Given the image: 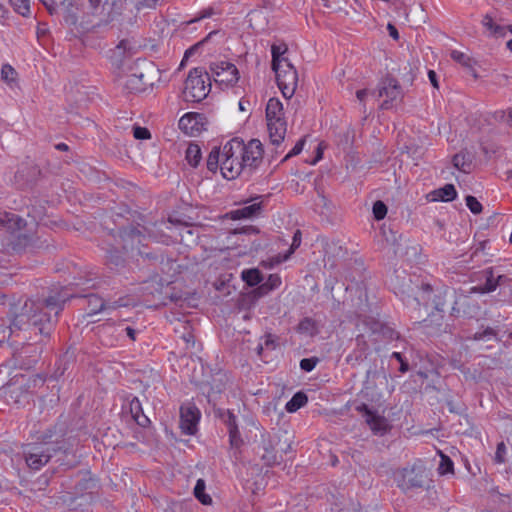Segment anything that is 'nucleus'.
Here are the masks:
<instances>
[{"label": "nucleus", "instance_id": "1", "mask_svg": "<svg viewBox=\"0 0 512 512\" xmlns=\"http://www.w3.org/2000/svg\"><path fill=\"white\" fill-rule=\"evenodd\" d=\"M70 295L62 289L55 295L47 298L28 299L20 311L17 312L7 326L4 319H0V343L5 342L11 334L28 330L31 326L38 329L39 334L48 336L52 331L53 324L57 321L59 313L63 310L64 303Z\"/></svg>", "mask_w": 512, "mask_h": 512}, {"label": "nucleus", "instance_id": "2", "mask_svg": "<svg viewBox=\"0 0 512 512\" xmlns=\"http://www.w3.org/2000/svg\"><path fill=\"white\" fill-rule=\"evenodd\" d=\"M263 146L258 139L245 143L233 138L222 147H214L207 158V168L211 172L220 169L227 180H234L243 172H252L263 160Z\"/></svg>", "mask_w": 512, "mask_h": 512}, {"label": "nucleus", "instance_id": "3", "mask_svg": "<svg viewBox=\"0 0 512 512\" xmlns=\"http://www.w3.org/2000/svg\"><path fill=\"white\" fill-rule=\"evenodd\" d=\"M160 71L155 64L146 59H138L132 72L126 76L124 87L128 92L141 93L159 80Z\"/></svg>", "mask_w": 512, "mask_h": 512}, {"label": "nucleus", "instance_id": "4", "mask_svg": "<svg viewBox=\"0 0 512 512\" xmlns=\"http://www.w3.org/2000/svg\"><path fill=\"white\" fill-rule=\"evenodd\" d=\"M266 120L270 142L274 146H279L284 141L287 131L283 105L279 99H269L266 105Z\"/></svg>", "mask_w": 512, "mask_h": 512}, {"label": "nucleus", "instance_id": "5", "mask_svg": "<svg viewBox=\"0 0 512 512\" xmlns=\"http://www.w3.org/2000/svg\"><path fill=\"white\" fill-rule=\"evenodd\" d=\"M211 82L209 73L201 67L190 70L183 90L187 102H201L210 92Z\"/></svg>", "mask_w": 512, "mask_h": 512}, {"label": "nucleus", "instance_id": "6", "mask_svg": "<svg viewBox=\"0 0 512 512\" xmlns=\"http://www.w3.org/2000/svg\"><path fill=\"white\" fill-rule=\"evenodd\" d=\"M37 381V377L24 374L14 376L4 387L6 401L16 405L28 404L32 396L31 389L36 386Z\"/></svg>", "mask_w": 512, "mask_h": 512}, {"label": "nucleus", "instance_id": "7", "mask_svg": "<svg viewBox=\"0 0 512 512\" xmlns=\"http://www.w3.org/2000/svg\"><path fill=\"white\" fill-rule=\"evenodd\" d=\"M397 486L408 491L414 488H423L426 481V471L421 464H414L411 467H405L395 473Z\"/></svg>", "mask_w": 512, "mask_h": 512}, {"label": "nucleus", "instance_id": "8", "mask_svg": "<svg viewBox=\"0 0 512 512\" xmlns=\"http://www.w3.org/2000/svg\"><path fill=\"white\" fill-rule=\"evenodd\" d=\"M54 451L47 443L26 444L23 446L26 464L30 469L36 471L49 462Z\"/></svg>", "mask_w": 512, "mask_h": 512}, {"label": "nucleus", "instance_id": "9", "mask_svg": "<svg viewBox=\"0 0 512 512\" xmlns=\"http://www.w3.org/2000/svg\"><path fill=\"white\" fill-rule=\"evenodd\" d=\"M210 72L214 81L221 86L233 87L239 80V71L231 62H213L210 64Z\"/></svg>", "mask_w": 512, "mask_h": 512}, {"label": "nucleus", "instance_id": "10", "mask_svg": "<svg viewBox=\"0 0 512 512\" xmlns=\"http://www.w3.org/2000/svg\"><path fill=\"white\" fill-rule=\"evenodd\" d=\"M276 74V81L279 89L285 98H291L295 92L298 82L297 71L289 61H284L283 66L273 70Z\"/></svg>", "mask_w": 512, "mask_h": 512}, {"label": "nucleus", "instance_id": "11", "mask_svg": "<svg viewBox=\"0 0 512 512\" xmlns=\"http://www.w3.org/2000/svg\"><path fill=\"white\" fill-rule=\"evenodd\" d=\"M378 97H386V100L381 104L382 109H389L402 98V88L398 81L390 76L384 78L379 87Z\"/></svg>", "mask_w": 512, "mask_h": 512}, {"label": "nucleus", "instance_id": "12", "mask_svg": "<svg viewBox=\"0 0 512 512\" xmlns=\"http://www.w3.org/2000/svg\"><path fill=\"white\" fill-rule=\"evenodd\" d=\"M87 297V303H88V315H94L102 310L106 309H117L119 307H128V306H135L137 304L136 300L130 297H122L118 300L106 304L99 296L95 294H90Z\"/></svg>", "mask_w": 512, "mask_h": 512}, {"label": "nucleus", "instance_id": "13", "mask_svg": "<svg viewBox=\"0 0 512 512\" xmlns=\"http://www.w3.org/2000/svg\"><path fill=\"white\" fill-rule=\"evenodd\" d=\"M67 7L72 6L73 3L79 5L83 8L84 15H95L97 10L99 9L101 0H65L63 2ZM84 19V16L79 15L76 12H73L69 8H67V16L66 21L71 24H76L78 20Z\"/></svg>", "mask_w": 512, "mask_h": 512}, {"label": "nucleus", "instance_id": "14", "mask_svg": "<svg viewBox=\"0 0 512 512\" xmlns=\"http://www.w3.org/2000/svg\"><path fill=\"white\" fill-rule=\"evenodd\" d=\"M200 419V412L194 406H182L180 409V428L186 435H194L197 431V424Z\"/></svg>", "mask_w": 512, "mask_h": 512}, {"label": "nucleus", "instance_id": "15", "mask_svg": "<svg viewBox=\"0 0 512 512\" xmlns=\"http://www.w3.org/2000/svg\"><path fill=\"white\" fill-rule=\"evenodd\" d=\"M179 128L189 136H196L205 130V117L199 113H187L179 120Z\"/></svg>", "mask_w": 512, "mask_h": 512}, {"label": "nucleus", "instance_id": "16", "mask_svg": "<svg viewBox=\"0 0 512 512\" xmlns=\"http://www.w3.org/2000/svg\"><path fill=\"white\" fill-rule=\"evenodd\" d=\"M357 409L360 412H364L366 423L369 425L374 434L384 435L388 432L390 425L384 416L374 413L365 404L359 406Z\"/></svg>", "mask_w": 512, "mask_h": 512}, {"label": "nucleus", "instance_id": "17", "mask_svg": "<svg viewBox=\"0 0 512 512\" xmlns=\"http://www.w3.org/2000/svg\"><path fill=\"white\" fill-rule=\"evenodd\" d=\"M220 417L228 429L230 446L239 448L243 440L238 429L236 416L230 410H224L220 413Z\"/></svg>", "mask_w": 512, "mask_h": 512}, {"label": "nucleus", "instance_id": "18", "mask_svg": "<svg viewBox=\"0 0 512 512\" xmlns=\"http://www.w3.org/2000/svg\"><path fill=\"white\" fill-rule=\"evenodd\" d=\"M259 450L262 451L260 457L267 466H272L279 462L275 445L269 435L261 436Z\"/></svg>", "mask_w": 512, "mask_h": 512}, {"label": "nucleus", "instance_id": "19", "mask_svg": "<svg viewBox=\"0 0 512 512\" xmlns=\"http://www.w3.org/2000/svg\"><path fill=\"white\" fill-rule=\"evenodd\" d=\"M481 24L490 32V36L495 38L505 37L507 31H510L512 33V26H503L496 24L492 16L489 14L483 16Z\"/></svg>", "mask_w": 512, "mask_h": 512}, {"label": "nucleus", "instance_id": "20", "mask_svg": "<svg viewBox=\"0 0 512 512\" xmlns=\"http://www.w3.org/2000/svg\"><path fill=\"white\" fill-rule=\"evenodd\" d=\"M443 316L440 313L433 314L429 319L419 323L420 328L427 335H435L441 331Z\"/></svg>", "mask_w": 512, "mask_h": 512}, {"label": "nucleus", "instance_id": "21", "mask_svg": "<svg viewBox=\"0 0 512 512\" xmlns=\"http://www.w3.org/2000/svg\"><path fill=\"white\" fill-rule=\"evenodd\" d=\"M261 210V202H253L250 205L244 206L240 209L234 210L230 212V216L234 220L242 219V218H251L260 213Z\"/></svg>", "mask_w": 512, "mask_h": 512}, {"label": "nucleus", "instance_id": "22", "mask_svg": "<svg viewBox=\"0 0 512 512\" xmlns=\"http://www.w3.org/2000/svg\"><path fill=\"white\" fill-rule=\"evenodd\" d=\"M142 234L135 228L124 229L120 232V238L123 241V249H133L135 242L140 243Z\"/></svg>", "mask_w": 512, "mask_h": 512}, {"label": "nucleus", "instance_id": "23", "mask_svg": "<svg viewBox=\"0 0 512 512\" xmlns=\"http://www.w3.org/2000/svg\"><path fill=\"white\" fill-rule=\"evenodd\" d=\"M248 21L250 27L256 31L260 32L265 30L268 20L263 10H253L248 14Z\"/></svg>", "mask_w": 512, "mask_h": 512}, {"label": "nucleus", "instance_id": "24", "mask_svg": "<svg viewBox=\"0 0 512 512\" xmlns=\"http://www.w3.org/2000/svg\"><path fill=\"white\" fill-rule=\"evenodd\" d=\"M288 50L287 45L282 44H273L271 46V54H272V69L277 70V67L283 66L284 61H288L287 58L283 57V55Z\"/></svg>", "mask_w": 512, "mask_h": 512}, {"label": "nucleus", "instance_id": "25", "mask_svg": "<svg viewBox=\"0 0 512 512\" xmlns=\"http://www.w3.org/2000/svg\"><path fill=\"white\" fill-rule=\"evenodd\" d=\"M453 166L461 172L470 173L472 167L471 157L463 152L457 153L452 159Z\"/></svg>", "mask_w": 512, "mask_h": 512}, {"label": "nucleus", "instance_id": "26", "mask_svg": "<svg viewBox=\"0 0 512 512\" xmlns=\"http://www.w3.org/2000/svg\"><path fill=\"white\" fill-rule=\"evenodd\" d=\"M130 412L140 426H146L150 421L149 419L142 413L141 403L138 398H133L130 402Z\"/></svg>", "mask_w": 512, "mask_h": 512}, {"label": "nucleus", "instance_id": "27", "mask_svg": "<svg viewBox=\"0 0 512 512\" xmlns=\"http://www.w3.org/2000/svg\"><path fill=\"white\" fill-rule=\"evenodd\" d=\"M434 195V200L448 202L456 198L457 192L453 184H446L444 187L434 191Z\"/></svg>", "mask_w": 512, "mask_h": 512}, {"label": "nucleus", "instance_id": "28", "mask_svg": "<svg viewBox=\"0 0 512 512\" xmlns=\"http://www.w3.org/2000/svg\"><path fill=\"white\" fill-rule=\"evenodd\" d=\"M308 401V398L305 393L297 392L293 395V397L287 402L286 410L290 413L296 412L298 409L303 407Z\"/></svg>", "mask_w": 512, "mask_h": 512}, {"label": "nucleus", "instance_id": "29", "mask_svg": "<svg viewBox=\"0 0 512 512\" xmlns=\"http://www.w3.org/2000/svg\"><path fill=\"white\" fill-rule=\"evenodd\" d=\"M206 483L203 479H198L194 487V496L204 505L212 502L210 495L205 493Z\"/></svg>", "mask_w": 512, "mask_h": 512}, {"label": "nucleus", "instance_id": "30", "mask_svg": "<svg viewBox=\"0 0 512 512\" xmlns=\"http://www.w3.org/2000/svg\"><path fill=\"white\" fill-rule=\"evenodd\" d=\"M202 158L201 149L197 144H190L186 149V160L188 163L196 167Z\"/></svg>", "mask_w": 512, "mask_h": 512}, {"label": "nucleus", "instance_id": "31", "mask_svg": "<svg viewBox=\"0 0 512 512\" xmlns=\"http://www.w3.org/2000/svg\"><path fill=\"white\" fill-rule=\"evenodd\" d=\"M28 238L25 235H10L7 249L19 252L27 244Z\"/></svg>", "mask_w": 512, "mask_h": 512}, {"label": "nucleus", "instance_id": "32", "mask_svg": "<svg viewBox=\"0 0 512 512\" xmlns=\"http://www.w3.org/2000/svg\"><path fill=\"white\" fill-rule=\"evenodd\" d=\"M242 279L249 285L255 286L262 281V276L257 269H248L242 272Z\"/></svg>", "mask_w": 512, "mask_h": 512}, {"label": "nucleus", "instance_id": "33", "mask_svg": "<svg viewBox=\"0 0 512 512\" xmlns=\"http://www.w3.org/2000/svg\"><path fill=\"white\" fill-rule=\"evenodd\" d=\"M281 285V278L277 274H271L267 280L259 287L262 293H268L274 289H277Z\"/></svg>", "mask_w": 512, "mask_h": 512}, {"label": "nucleus", "instance_id": "34", "mask_svg": "<svg viewBox=\"0 0 512 512\" xmlns=\"http://www.w3.org/2000/svg\"><path fill=\"white\" fill-rule=\"evenodd\" d=\"M502 278L503 276H498L497 279L495 280L493 272L491 270L486 271V282L483 285V287L480 288L481 292L488 293L494 291L499 285V282L501 281Z\"/></svg>", "mask_w": 512, "mask_h": 512}, {"label": "nucleus", "instance_id": "35", "mask_svg": "<svg viewBox=\"0 0 512 512\" xmlns=\"http://www.w3.org/2000/svg\"><path fill=\"white\" fill-rule=\"evenodd\" d=\"M450 56L454 61H456L457 63L461 64L464 67L472 66V59L467 54L461 51L452 50Z\"/></svg>", "mask_w": 512, "mask_h": 512}, {"label": "nucleus", "instance_id": "36", "mask_svg": "<svg viewBox=\"0 0 512 512\" xmlns=\"http://www.w3.org/2000/svg\"><path fill=\"white\" fill-rule=\"evenodd\" d=\"M14 10L22 16H27L30 12L29 0H10Z\"/></svg>", "mask_w": 512, "mask_h": 512}, {"label": "nucleus", "instance_id": "37", "mask_svg": "<svg viewBox=\"0 0 512 512\" xmlns=\"http://www.w3.org/2000/svg\"><path fill=\"white\" fill-rule=\"evenodd\" d=\"M107 262L118 267L123 264L124 259L122 252L118 249H110L107 251Z\"/></svg>", "mask_w": 512, "mask_h": 512}, {"label": "nucleus", "instance_id": "38", "mask_svg": "<svg viewBox=\"0 0 512 512\" xmlns=\"http://www.w3.org/2000/svg\"><path fill=\"white\" fill-rule=\"evenodd\" d=\"M17 75L16 70L9 64H5L1 68V79L7 83H12L15 81V77Z\"/></svg>", "mask_w": 512, "mask_h": 512}, {"label": "nucleus", "instance_id": "39", "mask_svg": "<svg viewBox=\"0 0 512 512\" xmlns=\"http://www.w3.org/2000/svg\"><path fill=\"white\" fill-rule=\"evenodd\" d=\"M387 214V206L384 202L378 200L373 204V215L376 220H382Z\"/></svg>", "mask_w": 512, "mask_h": 512}, {"label": "nucleus", "instance_id": "40", "mask_svg": "<svg viewBox=\"0 0 512 512\" xmlns=\"http://www.w3.org/2000/svg\"><path fill=\"white\" fill-rule=\"evenodd\" d=\"M453 462L452 460L446 456V455H441V461H440V464H439V473L444 475V474H447V473H452L453 472Z\"/></svg>", "mask_w": 512, "mask_h": 512}, {"label": "nucleus", "instance_id": "41", "mask_svg": "<svg viewBox=\"0 0 512 512\" xmlns=\"http://www.w3.org/2000/svg\"><path fill=\"white\" fill-rule=\"evenodd\" d=\"M465 201L467 207L473 214H480L482 212V204L474 196H466Z\"/></svg>", "mask_w": 512, "mask_h": 512}, {"label": "nucleus", "instance_id": "42", "mask_svg": "<svg viewBox=\"0 0 512 512\" xmlns=\"http://www.w3.org/2000/svg\"><path fill=\"white\" fill-rule=\"evenodd\" d=\"M181 326L185 330V332L181 335V338L186 343L187 348L193 347L195 344L194 335L190 330V326L188 323H181Z\"/></svg>", "mask_w": 512, "mask_h": 512}, {"label": "nucleus", "instance_id": "43", "mask_svg": "<svg viewBox=\"0 0 512 512\" xmlns=\"http://www.w3.org/2000/svg\"><path fill=\"white\" fill-rule=\"evenodd\" d=\"M298 329L301 332L312 333L315 330V322L311 318H304L300 321Z\"/></svg>", "mask_w": 512, "mask_h": 512}, {"label": "nucleus", "instance_id": "44", "mask_svg": "<svg viewBox=\"0 0 512 512\" xmlns=\"http://www.w3.org/2000/svg\"><path fill=\"white\" fill-rule=\"evenodd\" d=\"M133 135L136 139L146 140L151 138L150 131L145 127L135 126L133 128Z\"/></svg>", "mask_w": 512, "mask_h": 512}, {"label": "nucleus", "instance_id": "45", "mask_svg": "<svg viewBox=\"0 0 512 512\" xmlns=\"http://www.w3.org/2000/svg\"><path fill=\"white\" fill-rule=\"evenodd\" d=\"M506 445L504 444V442H500L497 444V448H496V452H495V457H494V461L496 463H504L505 462V454H506Z\"/></svg>", "mask_w": 512, "mask_h": 512}, {"label": "nucleus", "instance_id": "46", "mask_svg": "<svg viewBox=\"0 0 512 512\" xmlns=\"http://www.w3.org/2000/svg\"><path fill=\"white\" fill-rule=\"evenodd\" d=\"M304 144H305V138H301L300 140H298L297 143L295 144V146L284 157L283 161L300 154L304 148Z\"/></svg>", "mask_w": 512, "mask_h": 512}, {"label": "nucleus", "instance_id": "47", "mask_svg": "<svg viewBox=\"0 0 512 512\" xmlns=\"http://www.w3.org/2000/svg\"><path fill=\"white\" fill-rule=\"evenodd\" d=\"M317 364V359L315 358H304L300 361V367L302 370L306 372L312 371Z\"/></svg>", "mask_w": 512, "mask_h": 512}, {"label": "nucleus", "instance_id": "48", "mask_svg": "<svg viewBox=\"0 0 512 512\" xmlns=\"http://www.w3.org/2000/svg\"><path fill=\"white\" fill-rule=\"evenodd\" d=\"M392 358H395L398 363H400V372L405 373L409 370L408 363L404 360L402 354L400 352H393L391 355Z\"/></svg>", "mask_w": 512, "mask_h": 512}, {"label": "nucleus", "instance_id": "49", "mask_svg": "<svg viewBox=\"0 0 512 512\" xmlns=\"http://www.w3.org/2000/svg\"><path fill=\"white\" fill-rule=\"evenodd\" d=\"M300 244H301V232H300V230H297L293 236L292 244H291V247L289 250V255L292 254L294 252V250L300 246Z\"/></svg>", "mask_w": 512, "mask_h": 512}, {"label": "nucleus", "instance_id": "50", "mask_svg": "<svg viewBox=\"0 0 512 512\" xmlns=\"http://www.w3.org/2000/svg\"><path fill=\"white\" fill-rule=\"evenodd\" d=\"M265 349L274 350L276 348L275 339L271 334L264 336V341L262 342Z\"/></svg>", "mask_w": 512, "mask_h": 512}, {"label": "nucleus", "instance_id": "51", "mask_svg": "<svg viewBox=\"0 0 512 512\" xmlns=\"http://www.w3.org/2000/svg\"><path fill=\"white\" fill-rule=\"evenodd\" d=\"M278 445L279 447L276 450L277 452L281 451L282 453L287 454L292 451L291 441L288 438L284 440L282 445L280 444V442L278 443Z\"/></svg>", "mask_w": 512, "mask_h": 512}, {"label": "nucleus", "instance_id": "52", "mask_svg": "<svg viewBox=\"0 0 512 512\" xmlns=\"http://www.w3.org/2000/svg\"><path fill=\"white\" fill-rule=\"evenodd\" d=\"M212 15H213V9H211V8L205 9V10H203L200 13V15L198 17H196L195 19L189 21V23L197 22V21H199L201 19L208 18V17H210Z\"/></svg>", "mask_w": 512, "mask_h": 512}, {"label": "nucleus", "instance_id": "53", "mask_svg": "<svg viewBox=\"0 0 512 512\" xmlns=\"http://www.w3.org/2000/svg\"><path fill=\"white\" fill-rule=\"evenodd\" d=\"M402 301H403L407 306H418V305H419V300H418V298H416V297L412 298L410 295L402 296Z\"/></svg>", "mask_w": 512, "mask_h": 512}, {"label": "nucleus", "instance_id": "54", "mask_svg": "<svg viewBox=\"0 0 512 512\" xmlns=\"http://www.w3.org/2000/svg\"><path fill=\"white\" fill-rule=\"evenodd\" d=\"M41 2L51 15H53L56 12L54 0H41Z\"/></svg>", "mask_w": 512, "mask_h": 512}, {"label": "nucleus", "instance_id": "55", "mask_svg": "<svg viewBox=\"0 0 512 512\" xmlns=\"http://www.w3.org/2000/svg\"><path fill=\"white\" fill-rule=\"evenodd\" d=\"M258 230L252 226H246L241 229H235L234 234H241V233H257Z\"/></svg>", "mask_w": 512, "mask_h": 512}, {"label": "nucleus", "instance_id": "56", "mask_svg": "<svg viewBox=\"0 0 512 512\" xmlns=\"http://www.w3.org/2000/svg\"><path fill=\"white\" fill-rule=\"evenodd\" d=\"M428 78L431 82V84L433 85L434 88H439V85H438V80H437V74L435 71L433 70H429L428 71Z\"/></svg>", "mask_w": 512, "mask_h": 512}, {"label": "nucleus", "instance_id": "57", "mask_svg": "<svg viewBox=\"0 0 512 512\" xmlns=\"http://www.w3.org/2000/svg\"><path fill=\"white\" fill-rule=\"evenodd\" d=\"M438 300H434V303H435V309L438 311V312H441L443 311V307H444V301H442V293H439V295H436L435 296Z\"/></svg>", "mask_w": 512, "mask_h": 512}, {"label": "nucleus", "instance_id": "58", "mask_svg": "<svg viewBox=\"0 0 512 512\" xmlns=\"http://www.w3.org/2000/svg\"><path fill=\"white\" fill-rule=\"evenodd\" d=\"M485 336H494V331L493 329L491 328H487L484 332L482 333H476L475 336H474V339L476 340H479V339H482L484 338Z\"/></svg>", "mask_w": 512, "mask_h": 512}, {"label": "nucleus", "instance_id": "59", "mask_svg": "<svg viewBox=\"0 0 512 512\" xmlns=\"http://www.w3.org/2000/svg\"><path fill=\"white\" fill-rule=\"evenodd\" d=\"M368 94L369 91L367 89H361L356 92V97L361 103H363Z\"/></svg>", "mask_w": 512, "mask_h": 512}, {"label": "nucleus", "instance_id": "60", "mask_svg": "<svg viewBox=\"0 0 512 512\" xmlns=\"http://www.w3.org/2000/svg\"><path fill=\"white\" fill-rule=\"evenodd\" d=\"M387 29L389 31V35L393 39L397 40L399 38V33H398V31H397V29H396V27L394 25L388 24Z\"/></svg>", "mask_w": 512, "mask_h": 512}, {"label": "nucleus", "instance_id": "61", "mask_svg": "<svg viewBox=\"0 0 512 512\" xmlns=\"http://www.w3.org/2000/svg\"><path fill=\"white\" fill-rule=\"evenodd\" d=\"M123 330L126 332V335H127V336L132 340V341H134V340L136 339V331H135L133 328H131V327L127 326V327H125Z\"/></svg>", "mask_w": 512, "mask_h": 512}, {"label": "nucleus", "instance_id": "62", "mask_svg": "<svg viewBox=\"0 0 512 512\" xmlns=\"http://www.w3.org/2000/svg\"><path fill=\"white\" fill-rule=\"evenodd\" d=\"M404 70H408L407 75H405L406 76V81L411 83L413 81V79H414V75L412 73V69L410 67H408V66H405Z\"/></svg>", "mask_w": 512, "mask_h": 512}, {"label": "nucleus", "instance_id": "63", "mask_svg": "<svg viewBox=\"0 0 512 512\" xmlns=\"http://www.w3.org/2000/svg\"><path fill=\"white\" fill-rule=\"evenodd\" d=\"M430 293H431V287H430L429 285H426V286H423V287H422V294H423V295H422V299H423V300H425V301H426L427 299L425 298V294H427V295L429 296V295H430Z\"/></svg>", "mask_w": 512, "mask_h": 512}, {"label": "nucleus", "instance_id": "64", "mask_svg": "<svg viewBox=\"0 0 512 512\" xmlns=\"http://www.w3.org/2000/svg\"><path fill=\"white\" fill-rule=\"evenodd\" d=\"M264 349H265V348H264L263 343H262V342H260V343L257 345V347H256V352H257V354H258L259 356H262V352H263V350H264Z\"/></svg>", "mask_w": 512, "mask_h": 512}]
</instances>
